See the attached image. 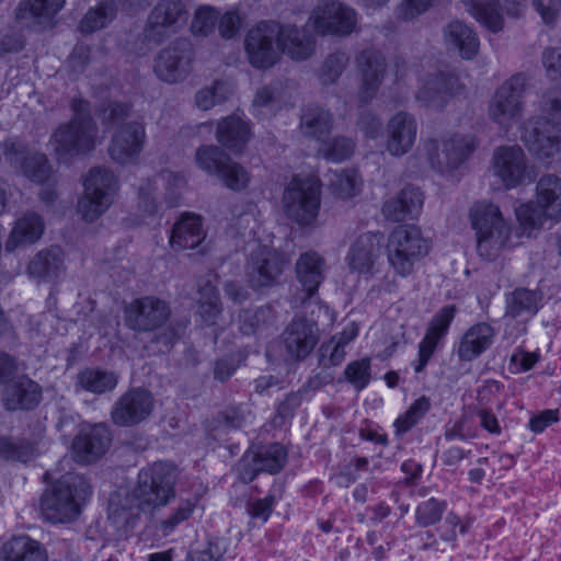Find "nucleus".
Here are the masks:
<instances>
[{"instance_id":"1","label":"nucleus","mask_w":561,"mask_h":561,"mask_svg":"<svg viewBox=\"0 0 561 561\" xmlns=\"http://www.w3.org/2000/svg\"><path fill=\"white\" fill-rule=\"evenodd\" d=\"M175 467L158 460L141 468L136 486L124 497L112 495L107 504L110 524L121 534L129 535L138 525L146 507H160L175 495Z\"/></svg>"},{"instance_id":"2","label":"nucleus","mask_w":561,"mask_h":561,"mask_svg":"<svg viewBox=\"0 0 561 561\" xmlns=\"http://www.w3.org/2000/svg\"><path fill=\"white\" fill-rule=\"evenodd\" d=\"M42 481L45 489L39 497V510L44 518L55 525L77 520L93 494L89 480L76 472L55 478L46 470Z\"/></svg>"},{"instance_id":"3","label":"nucleus","mask_w":561,"mask_h":561,"mask_svg":"<svg viewBox=\"0 0 561 561\" xmlns=\"http://www.w3.org/2000/svg\"><path fill=\"white\" fill-rule=\"evenodd\" d=\"M469 218L481 257L493 261L500 251L511 248L513 228L496 204L490 201L476 202L469 210Z\"/></svg>"},{"instance_id":"4","label":"nucleus","mask_w":561,"mask_h":561,"mask_svg":"<svg viewBox=\"0 0 561 561\" xmlns=\"http://www.w3.org/2000/svg\"><path fill=\"white\" fill-rule=\"evenodd\" d=\"M322 187L323 183L317 174H293L282 198L286 217L299 227L312 226L320 214Z\"/></svg>"},{"instance_id":"5","label":"nucleus","mask_w":561,"mask_h":561,"mask_svg":"<svg viewBox=\"0 0 561 561\" xmlns=\"http://www.w3.org/2000/svg\"><path fill=\"white\" fill-rule=\"evenodd\" d=\"M16 358L0 350V386H4L2 405L8 412H31L38 408L43 400L42 386L27 375L16 377Z\"/></svg>"},{"instance_id":"6","label":"nucleus","mask_w":561,"mask_h":561,"mask_svg":"<svg viewBox=\"0 0 561 561\" xmlns=\"http://www.w3.org/2000/svg\"><path fill=\"white\" fill-rule=\"evenodd\" d=\"M83 194L78 202V211L85 222H93L105 214L118 191V180L106 167L95 165L84 175Z\"/></svg>"},{"instance_id":"7","label":"nucleus","mask_w":561,"mask_h":561,"mask_svg":"<svg viewBox=\"0 0 561 561\" xmlns=\"http://www.w3.org/2000/svg\"><path fill=\"white\" fill-rule=\"evenodd\" d=\"M430 244L419 226L402 224L388 237L387 256L390 266L401 277L409 276L414 265L428 254Z\"/></svg>"},{"instance_id":"8","label":"nucleus","mask_w":561,"mask_h":561,"mask_svg":"<svg viewBox=\"0 0 561 561\" xmlns=\"http://www.w3.org/2000/svg\"><path fill=\"white\" fill-rule=\"evenodd\" d=\"M288 462V448L279 442L248 447L237 461L234 470L239 481L252 483L261 473H280Z\"/></svg>"},{"instance_id":"9","label":"nucleus","mask_w":561,"mask_h":561,"mask_svg":"<svg viewBox=\"0 0 561 561\" xmlns=\"http://www.w3.org/2000/svg\"><path fill=\"white\" fill-rule=\"evenodd\" d=\"M195 162L198 169L219 179L232 192L245 190L251 182L248 170L233 161L222 147L201 145L196 149Z\"/></svg>"},{"instance_id":"10","label":"nucleus","mask_w":561,"mask_h":561,"mask_svg":"<svg viewBox=\"0 0 561 561\" xmlns=\"http://www.w3.org/2000/svg\"><path fill=\"white\" fill-rule=\"evenodd\" d=\"M461 72H424L419 79L416 101L427 110L443 111L458 99L467 98V87L461 82Z\"/></svg>"},{"instance_id":"11","label":"nucleus","mask_w":561,"mask_h":561,"mask_svg":"<svg viewBox=\"0 0 561 561\" xmlns=\"http://www.w3.org/2000/svg\"><path fill=\"white\" fill-rule=\"evenodd\" d=\"M472 525L471 516H460L455 511H449L435 530H420L411 537V540L417 550L445 552L447 548L455 549L458 545V536L469 534Z\"/></svg>"},{"instance_id":"12","label":"nucleus","mask_w":561,"mask_h":561,"mask_svg":"<svg viewBox=\"0 0 561 561\" xmlns=\"http://www.w3.org/2000/svg\"><path fill=\"white\" fill-rule=\"evenodd\" d=\"M171 318L168 301L152 295L134 299L124 308L126 327L137 333H151L162 329Z\"/></svg>"},{"instance_id":"13","label":"nucleus","mask_w":561,"mask_h":561,"mask_svg":"<svg viewBox=\"0 0 561 561\" xmlns=\"http://www.w3.org/2000/svg\"><path fill=\"white\" fill-rule=\"evenodd\" d=\"M2 151L10 164L31 183L46 185L56 175L55 169L44 152H30L27 146L22 142L4 140Z\"/></svg>"},{"instance_id":"14","label":"nucleus","mask_w":561,"mask_h":561,"mask_svg":"<svg viewBox=\"0 0 561 561\" xmlns=\"http://www.w3.org/2000/svg\"><path fill=\"white\" fill-rule=\"evenodd\" d=\"M98 130L72 123L60 124L51 134V144L57 159L69 163L89 156L96 146Z\"/></svg>"},{"instance_id":"15","label":"nucleus","mask_w":561,"mask_h":561,"mask_svg":"<svg viewBox=\"0 0 561 561\" xmlns=\"http://www.w3.org/2000/svg\"><path fill=\"white\" fill-rule=\"evenodd\" d=\"M356 24V12L335 0L319 3L308 20V25L320 35H347L355 30Z\"/></svg>"},{"instance_id":"16","label":"nucleus","mask_w":561,"mask_h":561,"mask_svg":"<svg viewBox=\"0 0 561 561\" xmlns=\"http://www.w3.org/2000/svg\"><path fill=\"white\" fill-rule=\"evenodd\" d=\"M515 72L494 93L489 105V114L494 123L503 124L520 118L526 92L525 79Z\"/></svg>"},{"instance_id":"17","label":"nucleus","mask_w":561,"mask_h":561,"mask_svg":"<svg viewBox=\"0 0 561 561\" xmlns=\"http://www.w3.org/2000/svg\"><path fill=\"white\" fill-rule=\"evenodd\" d=\"M112 435L106 424H83L70 444L72 459L78 465L98 462L108 450Z\"/></svg>"},{"instance_id":"18","label":"nucleus","mask_w":561,"mask_h":561,"mask_svg":"<svg viewBox=\"0 0 561 561\" xmlns=\"http://www.w3.org/2000/svg\"><path fill=\"white\" fill-rule=\"evenodd\" d=\"M278 24L260 22L249 30L244 46L250 64L255 68L274 67L280 59V53L274 42L277 39Z\"/></svg>"},{"instance_id":"19","label":"nucleus","mask_w":561,"mask_h":561,"mask_svg":"<svg viewBox=\"0 0 561 561\" xmlns=\"http://www.w3.org/2000/svg\"><path fill=\"white\" fill-rule=\"evenodd\" d=\"M154 409L152 393L144 387H133L114 403L111 417L115 425L130 427L147 420Z\"/></svg>"},{"instance_id":"20","label":"nucleus","mask_w":561,"mask_h":561,"mask_svg":"<svg viewBox=\"0 0 561 561\" xmlns=\"http://www.w3.org/2000/svg\"><path fill=\"white\" fill-rule=\"evenodd\" d=\"M187 10L181 0H159L150 11L145 27L146 39L156 44L176 33L187 20Z\"/></svg>"},{"instance_id":"21","label":"nucleus","mask_w":561,"mask_h":561,"mask_svg":"<svg viewBox=\"0 0 561 561\" xmlns=\"http://www.w3.org/2000/svg\"><path fill=\"white\" fill-rule=\"evenodd\" d=\"M325 259L314 250L301 252L295 263V277L300 286L297 293V302L306 306L318 296L319 289L325 280Z\"/></svg>"},{"instance_id":"22","label":"nucleus","mask_w":561,"mask_h":561,"mask_svg":"<svg viewBox=\"0 0 561 561\" xmlns=\"http://www.w3.org/2000/svg\"><path fill=\"white\" fill-rule=\"evenodd\" d=\"M478 147L479 138L476 135L453 133L442 139L444 165L438 158L437 145H435V151L430 156V161L433 168H435V162L440 167V173L453 174L472 157Z\"/></svg>"},{"instance_id":"23","label":"nucleus","mask_w":561,"mask_h":561,"mask_svg":"<svg viewBox=\"0 0 561 561\" xmlns=\"http://www.w3.org/2000/svg\"><path fill=\"white\" fill-rule=\"evenodd\" d=\"M146 141L145 125L131 121L118 126L113 134L108 146V154L119 164H134L137 162Z\"/></svg>"},{"instance_id":"24","label":"nucleus","mask_w":561,"mask_h":561,"mask_svg":"<svg viewBox=\"0 0 561 561\" xmlns=\"http://www.w3.org/2000/svg\"><path fill=\"white\" fill-rule=\"evenodd\" d=\"M494 174L506 190L522 185L527 176V157L517 146H500L493 153Z\"/></svg>"},{"instance_id":"25","label":"nucleus","mask_w":561,"mask_h":561,"mask_svg":"<svg viewBox=\"0 0 561 561\" xmlns=\"http://www.w3.org/2000/svg\"><path fill=\"white\" fill-rule=\"evenodd\" d=\"M382 239L380 231H367L353 241L345 257L351 273L366 277L374 274Z\"/></svg>"},{"instance_id":"26","label":"nucleus","mask_w":561,"mask_h":561,"mask_svg":"<svg viewBox=\"0 0 561 561\" xmlns=\"http://www.w3.org/2000/svg\"><path fill=\"white\" fill-rule=\"evenodd\" d=\"M417 123L414 116L405 111L393 114L387 124L386 148L393 157H402L414 146Z\"/></svg>"},{"instance_id":"27","label":"nucleus","mask_w":561,"mask_h":561,"mask_svg":"<svg viewBox=\"0 0 561 561\" xmlns=\"http://www.w3.org/2000/svg\"><path fill=\"white\" fill-rule=\"evenodd\" d=\"M254 275L250 282L254 288L275 286L287 263L285 254L275 249L263 248L251 255Z\"/></svg>"},{"instance_id":"28","label":"nucleus","mask_w":561,"mask_h":561,"mask_svg":"<svg viewBox=\"0 0 561 561\" xmlns=\"http://www.w3.org/2000/svg\"><path fill=\"white\" fill-rule=\"evenodd\" d=\"M318 324L306 317H296L285 331V344L288 353L297 359L307 358L319 342Z\"/></svg>"},{"instance_id":"29","label":"nucleus","mask_w":561,"mask_h":561,"mask_svg":"<svg viewBox=\"0 0 561 561\" xmlns=\"http://www.w3.org/2000/svg\"><path fill=\"white\" fill-rule=\"evenodd\" d=\"M252 137L250 121L232 113L217 122L216 139L219 145L231 152H242Z\"/></svg>"},{"instance_id":"30","label":"nucleus","mask_w":561,"mask_h":561,"mask_svg":"<svg viewBox=\"0 0 561 561\" xmlns=\"http://www.w3.org/2000/svg\"><path fill=\"white\" fill-rule=\"evenodd\" d=\"M65 270V256L59 247L39 250L26 266V272L31 278L46 283L57 282Z\"/></svg>"},{"instance_id":"31","label":"nucleus","mask_w":561,"mask_h":561,"mask_svg":"<svg viewBox=\"0 0 561 561\" xmlns=\"http://www.w3.org/2000/svg\"><path fill=\"white\" fill-rule=\"evenodd\" d=\"M205 240L203 219L195 213H183L174 222L170 234V247L176 251L193 250Z\"/></svg>"},{"instance_id":"32","label":"nucleus","mask_w":561,"mask_h":561,"mask_svg":"<svg viewBox=\"0 0 561 561\" xmlns=\"http://www.w3.org/2000/svg\"><path fill=\"white\" fill-rule=\"evenodd\" d=\"M44 231L43 217L36 211L25 213L15 220L4 244L5 251L12 253L20 247L36 243Z\"/></svg>"},{"instance_id":"33","label":"nucleus","mask_w":561,"mask_h":561,"mask_svg":"<svg viewBox=\"0 0 561 561\" xmlns=\"http://www.w3.org/2000/svg\"><path fill=\"white\" fill-rule=\"evenodd\" d=\"M0 561H48L46 547L28 535H14L0 547Z\"/></svg>"},{"instance_id":"34","label":"nucleus","mask_w":561,"mask_h":561,"mask_svg":"<svg viewBox=\"0 0 561 561\" xmlns=\"http://www.w3.org/2000/svg\"><path fill=\"white\" fill-rule=\"evenodd\" d=\"M277 44L293 60H306L314 50V39L307 28L295 25H278Z\"/></svg>"},{"instance_id":"35","label":"nucleus","mask_w":561,"mask_h":561,"mask_svg":"<svg viewBox=\"0 0 561 561\" xmlns=\"http://www.w3.org/2000/svg\"><path fill=\"white\" fill-rule=\"evenodd\" d=\"M423 205V193L419 187L405 186L398 194L387 199L382 205V214L386 219L401 222L407 218H413V213H419Z\"/></svg>"},{"instance_id":"36","label":"nucleus","mask_w":561,"mask_h":561,"mask_svg":"<svg viewBox=\"0 0 561 561\" xmlns=\"http://www.w3.org/2000/svg\"><path fill=\"white\" fill-rule=\"evenodd\" d=\"M494 329L486 322L472 324L462 335L457 350L458 357L471 362L483 354L493 344Z\"/></svg>"},{"instance_id":"37","label":"nucleus","mask_w":561,"mask_h":561,"mask_svg":"<svg viewBox=\"0 0 561 561\" xmlns=\"http://www.w3.org/2000/svg\"><path fill=\"white\" fill-rule=\"evenodd\" d=\"M444 43L456 50L461 58L472 59L479 51V38L466 23L455 20L443 28Z\"/></svg>"},{"instance_id":"38","label":"nucleus","mask_w":561,"mask_h":561,"mask_svg":"<svg viewBox=\"0 0 561 561\" xmlns=\"http://www.w3.org/2000/svg\"><path fill=\"white\" fill-rule=\"evenodd\" d=\"M119 376L114 370L100 366L81 368L76 376V388L95 396L105 394L115 390Z\"/></svg>"},{"instance_id":"39","label":"nucleus","mask_w":561,"mask_h":561,"mask_svg":"<svg viewBox=\"0 0 561 561\" xmlns=\"http://www.w3.org/2000/svg\"><path fill=\"white\" fill-rule=\"evenodd\" d=\"M301 112L300 127L304 135L321 145L333 129L332 113L316 103L305 105Z\"/></svg>"},{"instance_id":"40","label":"nucleus","mask_w":561,"mask_h":561,"mask_svg":"<svg viewBox=\"0 0 561 561\" xmlns=\"http://www.w3.org/2000/svg\"><path fill=\"white\" fill-rule=\"evenodd\" d=\"M65 2L66 0H25L19 4L15 16L26 25H48Z\"/></svg>"},{"instance_id":"41","label":"nucleus","mask_w":561,"mask_h":561,"mask_svg":"<svg viewBox=\"0 0 561 561\" xmlns=\"http://www.w3.org/2000/svg\"><path fill=\"white\" fill-rule=\"evenodd\" d=\"M525 142L529 152L539 160L551 159L561 152V135L552 126H534Z\"/></svg>"},{"instance_id":"42","label":"nucleus","mask_w":561,"mask_h":561,"mask_svg":"<svg viewBox=\"0 0 561 561\" xmlns=\"http://www.w3.org/2000/svg\"><path fill=\"white\" fill-rule=\"evenodd\" d=\"M39 455L38 438H14L9 435H0L1 460L27 465L38 458Z\"/></svg>"},{"instance_id":"43","label":"nucleus","mask_w":561,"mask_h":561,"mask_svg":"<svg viewBox=\"0 0 561 561\" xmlns=\"http://www.w3.org/2000/svg\"><path fill=\"white\" fill-rule=\"evenodd\" d=\"M535 196L550 220L559 222L561 220V179L556 174H543L537 182Z\"/></svg>"},{"instance_id":"44","label":"nucleus","mask_w":561,"mask_h":561,"mask_svg":"<svg viewBox=\"0 0 561 561\" xmlns=\"http://www.w3.org/2000/svg\"><path fill=\"white\" fill-rule=\"evenodd\" d=\"M198 294L196 314L205 327L214 328L224 311L219 289L207 280L198 287Z\"/></svg>"},{"instance_id":"45","label":"nucleus","mask_w":561,"mask_h":561,"mask_svg":"<svg viewBox=\"0 0 561 561\" xmlns=\"http://www.w3.org/2000/svg\"><path fill=\"white\" fill-rule=\"evenodd\" d=\"M117 5L114 0H104L88 9L78 24L81 34L90 35L107 27L116 18Z\"/></svg>"},{"instance_id":"46","label":"nucleus","mask_w":561,"mask_h":561,"mask_svg":"<svg viewBox=\"0 0 561 561\" xmlns=\"http://www.w3.org/2000/svg\"><path fill=\"white\" fill-rule=\"evenodd\" d=\"M353 66L358 70L399 69L404 66V59L398 54L385 55L375 48H366L356 53Z\"/></svg>"},{"instance_id":"47","label":"nucleus","mask_w":561,"mask_h":561,"mask_svg":"<svg viewBox=\"0 0 561 561\" xmlns=\"http://www.w3.org/2000/svg\"><path fill=\"white\" fill-rule=\"evenodd\" d=\"M431 399L426 396L416 398L405 412L399 414L393 421V431L397 437H402L416 426L430 412Z\"/></svg>"},{"instance_id":"48","label":"nucleus","mask_w":561,"mask_h":561,"mask_svg":"<svg viewBox=\"0 0 561 561\" xmlns=\"http://www.w3.org/2000/svg\"><path fill=\"white\" fill-rule=\"evenodd\" d=\"M232 94L233 85L218 79L210 87L202 88L195 93V104L202 111H209L226 103Z\"/></svg>"},{"instance_id":"49","label":"nucleus","mask_w":561,"mask_h":561,"mask_svg":"<svg viewBox=\"0 0 561 561\" xmlns=\"http://www.w3.org/2000/svg\"><path fill=\"white\" fill-rule=\"evenodd\" d=\"M191 59V45L187 42H175L162 49L156 58V70H179L187 66Z\"/></svg>"},{"instance_id":"50","label":"nucleus","mask_w":561,"mask_h":561,"mask_svg":"<svg viewBox=\"0 0 561 561\" xmlns=\"http://www.w3.org/2000/svg\"><path fill=\"white\" fill-rule=\"evenodd\" d=\"M356 142L351 137L337 135L328 137L320 145L319 152L330 162L341 163L351 159L355 152Z\"/></svg>"},{"instance_id":"51","label":"nucleus","mask_w":561,"mask_h":561,"mask_svg":"<svg viewBox=\"0 0 561 561\" xmlns=\"http://www.w3.org/2000/svg\"><path fill=\"white\" fill-rule=\"evenodd\" d=\"M272 317V308L268 305L243 308L238 313L239 331L244 336L255 335Z\"/></svg>"},{"instance_id":"52","label":"nucleus","mask_w":561,"mask_h":561,"mask_svg":"<svg viewBox=\"0 0 561 561\" xmlns=\"http://www.w3.org/2000/svg\"><path fill=\"white\" fill-rule=\"evenodd\" d=\"M515 216L519 227L524 231L539 230L550 220L549 215L541 208L536 199L519 204L515 209Z\"/></svg>"},{"instance_id":"53","label":"nucleus","mask_w":561,"mask_h":561,"mask_svg":"<svg viewBox=\"0 0 561 561\" xmlns=\"http://www.w3.org/2000/svg\"><path fill=\"white\" fill-rule=\"evenodd\" d=\"M248 357L245 350L238 348L217 358L213 365L214 379L221 383L227 382L242 365H245Z\"/></svg>"},{"instance_id":"54","label":"nucleus","mask_w":561,"mask_h":561,"mask_svg":"<svg viewBox=\"0 0 561 561\" xmlns=\"http://www.w3.org/2000/svg\"><path fill=\"white\" fill-rule=\"evenodd\" d=\"M330 188L334 196L341 199H350L359 193V175L355 169H342L335 171L330 182Z\"/></svg>"},{"instance_id":"55","label":"nucleus","mask_w":561,"mask_h":561,"mask_svg":"<svg viewBox=\"0 0 561 561\" xmlns=\"http://www.w3.org/2000/svg\"><path fill=\"white\" fill-rule=\"evenodd\" d=\"M344 379L357 391L366 389L371 380V360L365 356L350 362L343 371Z\"/></svg>"},{"instance_id":"56","label":"nucleus","mask_w":561,"mask_h":561,"mask_svg":"<svg viewBox=\"0 0 561 561\" xmlns=\"http://www.w3.org/2000/svg\"><path fill=\"white\" fill-rule=\"evenodd\" d=\"M277 504L276 495L271 492L264 497L248 501L245 512L250 517V524L255 525L260 523L261 526H264L272 517Z\"/></svg>"},{"instance_id":"57","label":"nucleus","mask_w":561,"mask_h":561,"mask_svg":"<svg viewBox=\"0 0 561 561\" xmlns=\"http://www.w3.org/2000/svg\"><path fill=\"white\" fill-rule=\"evenodd\" d=\"M447 503L434 496L417 504L415 508V520L421 527H430L438 524L446 511Z\"/></svg>"},{"instance_id":"58","label":"nucleus","mask_w":561,"mask_h":561,"mask_svg":"<svg viewBox=\"0 0 561 561\" xmlns=\"http://www.w3.org/2000/svg\"><path fill=\"white\" fill-rule=\"evenodd\" d=\"M456 313L455 305L443 306L431 319L424 335L440 342L447 335Z\"/></svg>"},{"instance_id":"59","label":"nucleus","mask_w":561,"mask_h":561,"mask_svg":"<svg viewBox=\"0 0 561 561\" xmlns=\"http://www.w3.org/2000/svg\"><path fill=\"white\" fill-rule=\"evenodd\" d=\"M497 7L495 1L477 0L472 7L471 14L491 32L496 33L503 26V19Z\"/></svg>"},{"instance_id":"60","label":"nucleus","mask_w":561,"mask_h":561,"mask_svg":"<svg viewBox=\"0 0 561 561\" xmlns=\"http://www.w3.org/2000/svg\"><path fill=\"white\" fill-rule=\"evenodd\" d=\"M133 105L129 102L111 100L106 104H101L96 112L102 118L104 125H122L130 115Z\"/></svg>"},{"instance_id":"61","label":"nucleus","mask_w":561,"mask_h":561,"mask_svg":"<svg viewBox=\"0 0 561 561\" xmlns=\"http://www.w3.org/2000/svg\"><path fill=\"white\" fill-rule=\"evenodd\" d=\"M363 75L358 88V103L359 107H365L371 103L376 98L377 92L389 72H360Z\"/></svg>"},{"instance_id":"62","label":"nucleus","mask_w":561,"mask_h":561,"mask_svg":"<svg viewBox=\"0 0 561 561\" xmlns=\"http://www.w3.org/2000/svg\"><path fill=\"white\" fill-rule=\"evenodd\" d=\"M69 106L72 112V116L67 123L98 130V125L92 115L91 103L89 100L82 96H73L70 100Z\"/></svg>"},{"instance_id":"63","label":"nucleus","mask_w":561,"mask_h":561,"mask_svg":"<svg viewBox=\"0 0 561 561\" xmlns=\"http://www.w3.org/2000/svg\"><path fill=\"white\" fill-rule=\"evenodd\" d=\"M219 19V12L210 5H202L196 9L191 30L194 35L206 36L213 32Z\"/></svg>"},{"instance_id":"64","label":"nucleus","mask_w":561,"mask_h":561,"mask_svg":"<svg viewBox=\"0 0 561 561\" xmlns=\"http://www.w3.org/2000/svg\"><path fill=\"white\" fill-rule=\"evenodd\" d=\"M510 308L516 316L524 312H536L538 309V296L536 291L525 287H519L513 290L510 300Z\"/></svg>"}]
</instances>
